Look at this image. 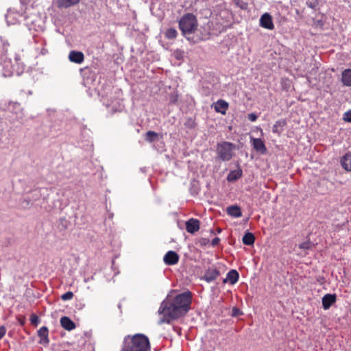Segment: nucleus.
Masks as SVG:
<instances>
[{"mask_svg": "<svg viewBox=\"0 0 351 351\" xmlns=\"http://www.w3.org/2000/svg\"><path fill=\"white\" fill-rule=\"evenodd\" d=\"M192 294L190 291L180 293L175 297H167L160 304L158 314L161 316L158 324H169L184 315L190 309Z\"/></svg>", "mask_w": 351, "mask_h": 351, "instance_id": "obj_1", "label": "nucleus"}, {"mask_svg": "<svg viewBox=\"0 0 351 351\" xmlns=\"http://www.w3.org/2000/svg\"><path fill=\"white\" fill-rule=\"evenodd\" d=\"M148 337L141 333L127 335L123 342L121 351H150Z\"/></svg>", "mask_w": 351, "mask_h": 351, "instance_id": "obj_2", "label": "nucleus"}, {"mask_svg": "<svg viewBox=\"0 0 351 351\" xmlns=\"http://www.w3.org/2000/svg\"><path fill=\"white\" fill-rule=\"evenodd\" d=\"M179 29L182 34L189 41L195 43L193 38L191 35L195 33L198 27V21L195 14L193 13L184 14L178 21Z\"/></svg>", "mask_w": 351, "mask_h": 351, "instance_id": "obj_3", "label": "nucleus"}, {"mask_svg": "<svg viewBox=\"0 0 351 351\" xmlns=\"http://www.w3.org/2000/svg\"><path fill=\"white\" fill-rule=\"evenodd\" d=\"M236 149V145L231 142L222 141L218 143L216 145L217 158L223 162L230 161L234 156V152Z\"/></svg>", "mask_w": 351, "mask_h": 351, "instance_id": "obj_4", "label": "nucleus"}, {"mask_svg": "<svg viewBox=\"0 0 351 351\" xmlns=\"http://www.w3.org/2000/svg\"><path fill=\"white\" fill-rule=\"evenodd\" d=\"M163 261L167 265H176L179 261V255L175 251H168L163 257Z\"/></svg>", "mask_w": 351, "mask_h": 351, "instance_id": "obj_5", "label": "nucleus"}, {"mask_svg": "<svg viewBox=\"0 0 351 351\" xmlns=\"http://www.w3.org/2000/svg\"><path fill=\"white\" fill-rule=\"evenodd\" d=\"M186 230L190 234H194L199 230L200 222L198 219L191 218L185 223Z\"/></svg>", "mask_w": 351, "mask_h": 351, "instance_id": "obj_6", "label": "nucleus"}, {"mask_svg": "<svg viewBox=\"0 0 351 351\" xmlns=\"http://www.w3.org/2000/svg\"><path fill=\"white\" fill-rule=\"evenodd\" d=\"M260 25L265 29L271 30L274 28L271 16L268 13L263 14L260 19Z\"/></svg>", "mask_w": 351, "mask_h": 351, "instance_id": "obj_7", "label": "nucleus"}, {"mask_svg": "<svg viewBox=\"0 0 351 351\" xmlns=\"http://www.w3.org/2000/svg\"><path fill=\"white\" fill-rule=\"evenodd\" d=\"M337 295L335 294L327 293L322 299V306L324 310L329 309L330 307L336 302Z\"/></svg>", "mask_w": 351, "mask_h": 351, "instance_id": "obj_8", "label": "nucleus"}, {"mask_svg": "<svg viewBox=\"0 0 351 351\" xmlns=\"http://www.w3.org/2000/svg\"><path fill=\"white\" fill-rule=\"evenodd\" d=\"M251 141L252 143L253 148L257 152H259L262 154H264L267 152L266 146L262 139L251 137Z\"/></svg>", "mask_w": 351, "mask_h": 351, "instance_id": "obj_9", "label": "nucleus"}, {"mask_svg": "<svg viewBox=\"0 0 351 351\" xmlns=\"http://www.w3.org/2000/svg\"><path fill=\"white\" fill-rule=\"evenodd\" d=\"M8 108L9 111L16 114L17 118L22 119L23 117V108L19 102L10 101Z\"/></svg>", "mask_w": 351, "mask_h": 351, "instance_id": "obj_10", "label": "nucleus"}, {"mask_svg": "<svg viewBox=\"0 0 351 351\" xmlns=\"http://www.w3.org/2000/svg\"><path fill=\"white\" fill-rule=\"evenodd\" d=\"M220 275V271L217 269H208L204 274L202 279L207 282L214 281Z\"/></svg>", "mask_w": 351, "mask_h": 351, "instance_id": "obj_11", "label": "nucleus"}, {"mask_svg": "<svg viewBox=\"0 0 351 351\" xmlns=\"http://www.w3.org/2000/svg\"><path fill=\"white\" fill-rule=\"evenodd\" d=\"M69 59L72 62L81 64L84 62V55L81 51H71L69 53Z\"/></svg>", "mask_w": 351, "mask_h": 351, "instance_id": "obj_12", "label": "nucleus"}, {"mask_svg": "<svg viewBox=\"0 0 351 351\" xmlns=\"http://www.w3.org/2000/svg\"><path fill=\"white\" fill-rule=\"evenodd\" d=\"M49 330L47 326H43L38 330V335L40 338L39 343L40 344H48L49 342Z\"/></svg>", "mask_w": 351, "mask_h": 351, "instance_id": "obj_13", "label": "nucleus"}, {"mask_svg": "<svg viewBox=\"0 0 351 351\" xmlns=\"http://www.w3.org/2000/svg\"><path fill=\"white\" fill-rule=\"evenodd\" d=\"M61 326L66 330L71 331L75 328V324L66 316H64L60 319Z\"/></svg>", "mask_w": 351, "mask_h": 351, "instance_id": "obj_14", "label": "nucleus"}, {"mask_svg": "<svg viewBox=\"0 0 351 351\" xmlns=\"http://www.w3.org/2000/svg\"><path fill=\"white\" fill-rule=\"evenodd\" d=\"M243 176V171L239 166L237 169L231 171L227 176V180L229 182H233L239 180Z\"/></svg>", "mask_w": 351, "mask_h": 351, "instance_id": "obj_15", "label": "nucleus"}, {"mask_svg": "<svg viewBox=\"0 0 351 351\" xmlns=\"http://www.w3.org/2000/svg\"><path fill=\"white\" fill-rule=\"evenodd\" d=\"M8 51V47L5 44H2V40H0V65L5 64V66H9L10 64V61H7L5 54Z\"/></svg>", "mask_w": 351, "mask_h": 351, "instance_id": "obj_16", "label": "nucleus"}, {"mask_svg": "<svg viewBox=\"0 0 351 351\" xmlns=\"http://www.w3.org/2000/svg\"><path fill=\"white\" fill-rule=\"evenodd\" d=\"M214 108L217 112L226 114L228 108V103L223 99H219L215 104Z\"/></svg>", "mask_w": 351, "mask_h": 351, "instance_id": "obj_17", "label": "nucleus"}, {"mask_svg": "<svg viewBox=\"0 0 351 351\" xmlns=\"http://www.w3.org/2000/svg\"><path fill=\"white\" fill-rule=\"evenodd\" d=\"M239 278V274L238 271L235 269H231L228 272L226 278L223 280V282L226 283L229 281L231 285H234L238 281Z\"/></svg>", "mask_w": 351, "mask_h": 351, "instance_id": "obj_18", "label": "nucleus"}, {"mask_svg": "<svg viewBox=\"0 0 351 351\" xmlns=\"http://www.w3.org/2000/svg\"><path fill=\"white\" fill-rule=\"evenodd\" d=\"M226 213L228 215L238 218L242 216L241 208L237 205H232L226 208Z\"/></svg>", "mask_w": 351, "mask_h": 351, "instance_id": "obj_19", "label": "nucleus"}, {"mask_svg": "<svg viewBox=\"0 0 351 351\" xmlns=\"http://www.w3.org/2000/svg\"><path fill=\"white\" fill-rule=\"evenodd\" d=\"M341 164L344 169L351 171V152L346 153L341 158Z\"/></svg>", "mask_w": 351, "mask_h": 351, "instance_id": "obj_20", "label": "nucleus"}, {"mask_svg": "<svg viewBox=\"0 0 351 351\" xmlns=\"http://www.w3.org/2000/svg\"><path fill=\"white\" fill-rule=\"evenodd\" d=\"M341 82L344 86H351V69H345L342 72Z\"/></svg>", "mask_w": 351, "mask_h": 351, "instance_id": "obj_21", "label": "nucleus"}, {"mask_svg": "<svg viewBox=\"0 0 351 351\" xmlns=\"http://www.w3.org/2000/svg\"><path fill=\"white\" fill-rule=\"evenodd\" d=\"M242 241L246 245H252L255 241V237L252 232H247L243 237Z\"/></svg>", "mask_w": 351, "mask_h": 351, "instance_id": "obj_22", "label": "nucleus"}, {"mask_svg": "<svg viewBox=\"0 0 351 351\" xmlns=\"http://www.w3.org/2000/svg\"><path fill=\"white\" fill-rule=\"evenodd\" d=\"M80 0H59L58 6L60 8H67L77 4Z\"/></svg>", "mask_w": 351, "mask_h": 351, "instance_id": "obj_23", "label": "nucleus"}, {"mask_svg": "<svg viewBox=\"0 0 351 351\" xmlns=\"http://www.w3.org/2000/svg\"><path fill=\"white\" fill-rule=\"evenodd\" d=\"M159 134L154 131H147L145 134V140L149 143L154 142L158 137Z\"/></svg>", "mask_w": 351, "mask_h": 351, "instance_id": "obj_24", "label": "nucleus"}, {"mask_svg": "<svg viewBox=\"0 0 351 351\" xmlns=\"http://www.w3.org/2000/svg\"><path fill=\"white\" fill-rule=\"evenodd\" d=\"M286 124H287V122L285 119L276 121L272 127L273 133L280 134L281 133V131H279L278 128L279 127L283 128L286 125Z\"/></svg>", "mask_w": 351, "mask_h": 351, "instance_id": "obj_25", "label": "nucleus"}, {"mask_svg": "<svg viewBox=\"0 0 351 351\" xmlns=\"http://www.w3.org/2000/svg\"><path fill=\"white\" fill-rule=\"evenodd\" d=\"M165 36L167 39H174L178 36V32L175 28H169L165 32Z\"/></svg>", "mask_w": 351, "mask_h": 351, "instance_id": "obj_26", "label": "nucleus"}, {"mask_svg": "<svg viewBox=\"0 0 351 351\" xmlns=\"http://www.w3.org/2000/svg\"><path fill=\"white\" fill-rule=\"evenodd\" d=\"M41 191H42V189H36L32 191L29 193V195L31 197V198L34 202H35L39 199L40 197L41 196Z\"/></svg>", "mask_w": 351, "mask_h": 351, "instance_id": "obj_27", "label": "nucleus"}, {"mask_svg": "<svg viewBox=\"0 0 351 351\" xmlns=\"http://www.w3.org/2000/svg\"><path fill=\"white\" fill-rule=\"evenodd\" d=\"M184 126L188 129H193L196 126L195 119L193 117H189L184 123Z\"/></svg>", "mask_w": 351, "mask_h": 351, "instance_id": "obj_28", "label": "nucleus"}, {"mask_svg": "<svg viewBox=\"0 0 351 351\" xmlns=\"http://www.w3.org/2000/svg\"><path fill=\"white\" fill-rule=\"evenodd\" d=\"M319 3V0H306V5L313 9L316 10Z\"/></svg>", "mask_w": 351, "mask_h": 351, "instance_id": "obj_29", "label": "nucleus"}, {"mask_svg": "<svg viewBox=\"0 0 351 351\" xmlns=\"http://www.w3.org/2000/svg\"><path fill=\"white\" fill-rule=\"evenodd\" d=\"M234 3L242 10H247L248 8V3L243 0H233Z\"/></svg>", "mask_w": 351, "mask_h": 351, "instance_id": "obj_30", "label": "nucleus"}, {"mask_svg": "<svg viewBox=\"0 0 351 351\" xmlns=\"http://www.w3.org/2000/svg\"><path fill=\"white\" fill-rule=\"evenodd\" d=\"M22 203H23V204H25V205H23V206H24L25 208H26V207H29V206H30L33 205V204H34V202L32 201V199L31 197H30V196H29V195L28 194L27 196H25V197L23 198Z\"/></svg>", "mask_w": 351, "mask_h": 351, "instance_id": "obj_31", "label": "nucleus"}, {"mask_svg": "<svg viewBox=\"0 0 351 351\" xmlns=\"http://www.w3.org/2000/svg\"><path fill=\"white\" fill-rule=\"evenodd\" d=\"M58 226L61 230H65L68 228L69 221L65 218H61Z\"/></svg>", "mask_w": 351, "mask_h": 351, "instance_id": "obj_32", "label": "nucleus"}, {"mask_svg": "<svg viewBox=\"0 0 351 351\" xmlns=\"http://www.w3.org/2000/svg\"><path fill=\"white\" fill-rule=\"evenodd\" d=\"M73 293L71 291H67L62 295L61 299L64 301L70 300L73 298Z\"/></svg>", "mask_w": 351, "mask_h": 351, "instance_id": "obj_33", "label": "nucleus"}, {"mask_svg": "<svg viewBox=\"0 0 351 351\" xmlns=\"http://www.w3.org/2000/svg\"><path fill=\"white\" fill-rule=\"evenodd\" d=\"M312 243L310 241H304L300 244L299 247L303 250H309L312 247Z\"/></svg>", "mask_w": 351, "mask_h": 351, "instance_id": "obj_34", "label": "nucleus"}, {"mask_svg": "<svg viewBox=\"0 0 351 351\" xmlns=\"http://www.w3.org/2000/svg\"><path fill=\"white\" fill-rule=\"evenodd\" d=\"M30 322H31L32 324L36 326L38 324V323L40 322V319H39V317L36 314L32 313L31 315Z\"/></svg>", "mask_w": 351, "mask_h": 351, "instance_id": "obj_35", "label": "nucleus"}, {"mask_svg": "<svg viewBox=\"0 0 351 351\" xmlns=\"http://www.w3.org/2000/svg\"><path fill=\"white\" fill-rule=\"evenodd\" d=\"M210 241L208 239H206V238H201L197 243L196 244H198L200 246L202 247H204V246H206V245H208Z\"/></svg>", "mask_w": 351, "mask_h": 351, "instance_id": "obj_36", "label": "nucleus"}, {"mask_svg": "<svg viewBox=\"0 0 351 351\" xmlns=\"http://www.w3.org/2000/svg\"><path fill=\"white\" fill-rule=\"evenodd\" d=\"M343 119L346 122L351 123V110L343 114Z\"/></svg>", "mask_w": 351, "mask_h": 351, "instance_id": "obj_37", "label": "nucleus"}, {"mask_svg": "<svg viewBox=\"0 0 351 351\" xmlns=\"http://www.w3.org/2000/svg\"><path fill=\"white\" fill-rule=\"evenodd\" d=\"M241 314H242V312L241 311V310L239 308H238L237 307L232 308V313H231V315L232 317H237Z\"/></svg>", "mask_w": 351, "mask_h": 351, "instance_id": "obj_38", "label": "nucleus"}, {"mask_svg": "<svg viewBox=\"0 0 351 351\" xmlns=\"http://www.w3.org/2000/svg\"><path fill=\"white\" fill-rule=\"evenodd\" d=\"M247 118L250 121L254 122L258 119V116L255 113H250L247 114Z\"/></svg>", "mask_w": 351, "mask_h": 351, "instance_id": "obj_39", "label": "nucleus"}, {"mask_svg": "<svg viewBox=\"0 0 351 351\" xmlns=\"http://www.w3.org/2000/svg\"><path fill=\"white\" fill-rule=\"evenodd\" d=\"M6 332V328L4 326H0V339H1Z\"/></svg>", "mask_w": 351, "mask_h": 351, "instance_id": "obj_40", "label": "nucleus"}, {"mask_svg": "<svg viewBox=\"0 0 351 351\" xmlns=\"http://www.w3.org/2000/svg\"><path fill=\"white\" fill-rule=\"evenodd\" d=\"M219 241H220V239L218 237H215L212 240L211 244L213 246H215V245H218Z\"/></svg>", "mask_w": 351, "mask_h": 351, "instance_id": "obj_41", "label": "nucleus"}, {"mask_svg": "<svg viewBox=\"0 0 351 351\" xmlns=\"http://www.w3.org/2000/svg\"><path fill=\"white\" fill-rule=\"evenodd\" d=\"M177 101V97H173L171 99V103H176Z\"/></svg>", "mask_w": 351, "mask_h": 351, "instance_id": "obj_42", "label": "nucleus"}, {"mask_svg": "<svg viewBox=\"0 0 351 351\" xmlns=\"http://www.w3.org/2000/svg\"><path fill=\"white\" fill-rule=\"evenodd\" d=\"M10 75H11V73H8V74L7 73H3V75H5V76H9Z\"/></svg>", "mask_w": 351, "mask_h": 351, "instance_id": "obj_43", "label": "nucleus"}, {"mask_svg": "<svg viewBox=\"0 0 351 351\" xmlns=\"http://www.w3.org/2000/svg\"><path fill=\"white\" fill-rule=\"evenodd\" d=\"M28 94H29V95H32V90H29V91H28Z\"/></svg>", "mask_w": 351, "mask_h": 351, "instance_id": "obj_44", "label": "nucleus"}, {"mask_svg": "<svg viewBox=\"0 0 351 351\" xmlns=\"http://www.w3.org/2000/svg\"><path fill=\"white\" fill-rule=\"evenodd\" d=\"M21 324L23 325L24 324V322L23 320H21Z\"/></svg>", "mask_w": 351, "mask_h": 351, "instance_id": "obj_45", "label": "nucleus"}, {"mask_svg": "<svg viewBox=\"0 0 351 351\" xmlns=\"http://www.w3.org/2000/svg\"><path fill=\"white\" fill-rule=\"evenodd\" d=\"M21 324L23 325L24 324V322L23 320H21Z\"/></svg>", "mask_w": 351, "mask_h": 351, "instance_id": "obj_46", "label": "nucleus"}]
</instances>
